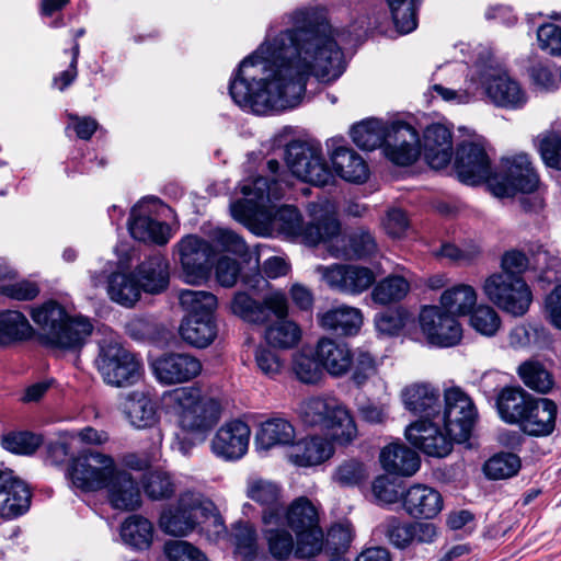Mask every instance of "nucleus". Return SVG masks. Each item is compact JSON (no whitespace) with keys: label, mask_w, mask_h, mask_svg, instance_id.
<instances>
[{"label":"nucleus","mask_w":561,"mask_h":561,"mask_svg":"<svg viewBox=\"0 0 561 561\" xmlns=\"http://www.w3.org/2000/svg\"><path fill=\"white\" fill-rule=\"evenodd\" d=\"M539 48L546 54L561 58V26L545 23L537 30Z\"/></svg>","instance_id":"0e129e2a"},{"label":"nucleus","mask_w":561,"mask_h":561,"mask_svg":"<svg viewBox=\"0 0 561 561\" xmlns=\"http://www.w3.org/2000/svg\"><path fill=\"white\" fill-rule=\"evenodd\" d=\"M210 503L205 504L199 493L186 491L181 493L176 505L164 508L160 515L159 526L165 534L185 536L199 523V517L209 511Z\"/></svg>","instance_id":"ddd939ff"},{"label":"nucleus","mask_w":561,"mask_h":561,"mask_svg":"<svg viewBox=\"0 0 561 561\" xmlns=\"http://www.w3.org/2000/svg\"><path fill=\"white\" fill-rule=\"evenodd\" d=\"M296 412L304 426L329 432L340 445H348L357 437V426L350 410L335 397L306 398Z\"/></svg>","instance_id":"39448f33"},{"label":"nucleus","mask_w":561,"mask_h":561,"mask_svg":"<svg viewBox=\"0 0 561 561\" xmlns=\"http://www.w3.org/2000/svg\"><path fill=\"white\" fill-rule=\"evenodd\" d=\"M557 412V404L552 400L535 397L518 426L529 436H548L554 431Z\"/></svg>","instance_id":"a878e982"},{"label":"nucleus","mask_w":561,"mask_h":561,"mask_svg":"<svg viewBox=\"0 0 561 561\" xmlns=\"http://www.w3.org/2000/svg\"><path fill=\"white\" fill-rule=\"evenodd\" d=\"M31 504V491L12 470H0V517L14 518Z\"/></svg>","instance_id":"5701e85b"},{"label":"nucleus","mask_w":561,"mask_h":561,"mask_svg":"<svg viewBox=\"0 0 561 561\" xmlns=\"http://www.w3.org/2000/svg\"><path fill=\"white\" fill-rule=\"evenodd\" d=\"M314 271L330 289L350 296L363 294L376 282L373 270L357 264L318 265Z\"/></svg>","instance_id":"4468645a"},{"label":"nucleus","mask_w":561,"mask_h":561,"mask_svg":"<svg viewBox=\"0 0 561 561\" xmlns=\"http://www.w3.org/2000/svg\"><path fill=\"white\" fill-rule=\"evenodd\" d=\"M180 260L184 278L190 284L205 279L210 271L213 247L196 236H186L179 243Z\"/></svg>","instance_id":"aec40b11"},{"label":"nucleus","mask_w":561,"mask_h":561,"mask_svg":"<svg viewBox=\"0 0 561 561\" xmlns=\"http://www.w3.org/2000/svg\"><path fill=\"white\" fill-rule=\"evenodd\" d=\"M286 163L293 175L316 186H324L334 180L319 144L293 140L286 146Z\"/></svg>","instance_id":"1a4fd4ad"},{"label":"nucleus","mask_w":561,"mask_h":561,"mask_svg":"<svg viewBox=\"0 0 561 561\" xmlns=\"http://www.w3.org/2000/svg\"><path fill=\"white\" fill-rule=\"evenodd\" d=\"M404 511L415 518H433L443 508V499L433 488L415 484L402 493Z\"/></svg>","instance_id":"c85d7f7f"},{"label":"nucleus","mask_w":561,"mask_h":561,"mask_svg":"<svg viewBox=\"0 0 561 561\" xmlns=\"http://www.w3.org/2000/svg\"><path fill=\"white\" fill-rule=\"evenodd\" d=\"M334 454L330 440L321 436H310L293 445L288 459L298 467H313L321 465Z\"/></svg>","instance_id":"473e14b6"},{"label":"nucleus","mask_w":561,"mask_h":561,"mask_svg":"<svg viewBox=\"0 0 561 561\" xmlns=\"http://www.w3.org/2000/svg\"><path fill=\"white\" fill-rule=\"evenodd\" d=\"M32 334L27 318L18 310L0 312V346L23 341Z\"/></svg>","instance_id":"49530a36"},{"label":"nucleus","mask_w":561,"mask_h":561,"mask_svg":"<svg viewBox=\"0 0 561 561\" xmlns=\"http://www.w3.org/2000/svg\"><path fill=\"white\" fill-rule=\"evenodd\" d=\"M517 375L526 387L539 393H548L554 386L553 375L537 359L523 362Z\"/></svg>","instance_id":"de8ad7c7"},{"label":"nucleus","mask_w":561,"mask_h":561,"mask_svg":"<svg viewBox=\"0 0 561 561\" xmlns=\"http://www.w3.org/2000/svg\"><path fill=\"white\" fill-rule=\"evenodd\" d=\"M180 305L186 316L211 318L217 308V298L205 290L183 289L179 293Z\"/></svg>","instance_id":"09e8293b"},{"label":"nucleus","mask_w":561,"mask_h":561,"mask_svg":"<svg viewBox=\"0 0 561 561\" xmlns=\"http://www.w3.org/2000/svg\"><path fill=\"white\" fill-rule=\"evenodd\" d=\"M288 183L274 178L256 176L241 185L244 198L232 204L236 218L255 220L287 237H302L310 245L323 242L339 231V220L329 203L311 205L312 220L306 226L298 209L294 206H277Z\"/></svg>","instance_id":"f03ea898"},{"label":"nucleus","mask_w":561,"mask_h":561,"mask_svg":"<svg viewBox=\"0 0 561 561\" xmlns=\"http://www.w3.org/2000/svg\"><path fill=\"white\" fill-rule=\"evenodd\" d=\"M410 290V283L403 276L389 275L380 280L371 291L376 304L389 305L403 299Z\"/></svg>","instance_id":"5fc2aeb1"},{"label":"nucleus","mask_w":561,"mask_h":561,"mask_svg":"<svg viewBox=\"0 0 561 561\" xmlns=\"http://www.w3.org/2000/svg\"><path fill=\"white\" fill-rule=\"evenodd\" d=\"M94 366L104 383L115 388L136 385L144 373L141 360L117 337H105L99 342Z\"/></svg>","instance_id":"0eeeda50"},{"label":"nucleus","mask_w":561,"mask_h":561,"mask_svg":"<svg viewBox=\"0 0 561 561\" xmlns=\"http://www.w3.org/2000/svg\"><path fill=\"white\" fill-rule=\"evenodd\" d=\"M217 333L218 329L214 317L194 318V316H186L180 325L182 340L197 348L210 345Z\"/></svg>","instance_id":"a19ab883"},{"label":"nucleus","mask_w":561,"mask_h":561,"mask_svg":"<svg viewBox=\"0 0 561 561\" xmlns=\"http://www.w3.org/2000/svg\"><path fill=\"white\" fill-rule=\"evenodd\" d=\"M472 82H478L484 93L497 106L517 108L526 103V95L519 83L492 58L476 64Z\"/></svg>","instance_id":"6e6552de"},{"label":"nucleus","mask_w":561,"mask_h":561,"mask_svg":"<svg viewBox=\"0 0 561 561\" xmlns=\"http://www.w3.org/2000/svg\"><path fill=\"white\" fill-rule=\"evenodd\" d=\"M104 489L111 506L119 511H136L141 506V494L138 482L126 470L114 469Z\"/></svg>","instance_id":"b1692460"},{"label":"nucleus","mask_w":561,"mask_h":561,"mask_svg":"<svg viewBox=\"0 0 561 561\" xmlns=\"http://www.w3.org/2000/svg\"><path fill=\"white\" fill-rule=\"evenodd\" d=\"M68 318L69 316L65 308L54 300L46 301L32 311V319L41 328L46 343L50 340V333L58 331L59 327Z\"/></svg>","instance_id":"3c124183"},{"label":"nucleus","mask_w":561,"mask_h":561,"mask_svg":"<svg viewBox=\"0 0 561 561\" xmlns=\"http://www.w3.org/2000/svg\"><path fill=\"white\" fill-rule=\"evenodd\" d=\"M250 436L251 428L245 422L228 421L217 430L211 438V451L224 460H238L247 454Z\"/></svg>","instance_id":"412c9836"},{"label":"nucleus","mask_w":561,"mask_h":561,"mask_svg":"<svg viewBox=\"0 0 561 561\" xmlns=\"http://www.w3.org/2000/svg\"><path fill=\"white\" fill-rule=\"evenodd\" d=\"M424 157L432 169L447 167L453 157V133L439 123L426 127L423 135Z\"/></svg>","instance_id":"393cba45"},{"label":"nucleus","mask_w":561,"mask_h":561,"mask_svg":"<svg viewBox=\"0 0 561 561\" xmlns=\"http://www.w3.org/2000/svg\"><path fill=\"white\" fill-rule=\"evenodd\" d=\"M332 164L343 180L353 183H363L368 179V167L365 160L353 149L336 148L331 156Z\"/></svg>","instance_id":"ea45409f"},{"label":"nucleus","mask_w":561,"mask_h":561,"mask_svg":"<svg viewBox=\"0 0 561 561\" xmlns=\"http://www.w3.org/2000/svg\"><path fill=\"white\" fill-rule=\"evenodd\" d=\"M107 295L112 301L131 308L140 299L141 288L133 274L113 273L107 278Z\"/></svg>","instance_id":"79ce46f5"},{"label":"nucleus","mask_w":561,"mask_h":561,"mask_svg":"<svg viewBox=\"0 0 561 561\" xmlns=\"http://www.w3.org/2000/svg\"><path fill=\"white\" fill-rule=\"evenodd\" d=\"M476 416V407L467 393L460 388L446 390L442 420L456 442L463 443L470 437Z\"/></svg>","instance_id":"2eb2a0df"},{"label":"nucleus","mask_w":561,"mask_h":561,"mask_svg":"<svg viewBox=\"0 0 561 561\" xmlns=\"http://www.w3.org/2000/svg\"><path fill=\"white\" fill-rule=\"evenodd\" d=\"M407 410L420 420L439 419L440 393L430 383H413L405 387L401 393Z\"/></svg>","instance_id":"bb28decb"},{"label":"nucleus","mask_w":561,"mask_h":561,"mask_svg":"<svg viewBox=\"0 0 561 561\" xmlns=\"http://www.w3.org/2000/svg\"><path fill=\"white\" fill-rule=\"evenodd\" d=\"M290 27L266 39L242 60L229 85L240 107L265 115L298 105L311 75L323 82L342 76L346 64L331 25L313 9L290 13Z\"/></svg>","instance_id":"f257e3e1"},{"label":"nucleus","mask_w":561,"mask_h":561,"mask_svg":"<svg viewBox=\"0 0 561 561\" xmlns=\"http://www.w3.org/2000/svg\"><path fill=\"white\" fill-rule=\"evenodd\" d=\"M42 444V437L30 432H11L2 437L4 449L16 455H32Z\"/></svg>","instance_id":"bf43d9fd"},{"label":"nucleus","mask_w":561,"mask_h":561,"mask_svg":"<svg viewBox=\"0 0 561 561\" xmlns=\"http://www.w3.org/2000/svg\"><path fill=\"white\" fill-rule=\"evenodd\" d=\"M321 364L318 358L306 355L297 354L294 357L293 370L297 378L305 383H316L322 376Z\"/></svg>","instance_id":"69168bd1"},{"label":"nucleus","mask_w":561,"mask_h":561,"mask_svg":"<svg viewBox=\"0 0 561 561\" xmlns=\"http://www.w3.org/2000/svg\"><path fill=\"white\" fill-rule=\"evenodd\" d=\"M296 437L293 424L283 417H273L260 425L255 435V444L261 449L293 444Z\"/></svg>","instance_id":"58836bf2"},{"label":"nucleus","mask_w":561,"mask_h":561,"mask_svg":"<svg viewBox=\"0 0 561 561\" xmlns=\"http://www.w3.org/2000/svg\"><path fill=\"white\" fill-rule=\"evenodd\" d=\"M136 274L141 290L148 294H160L169 285V264L160 254H153L138 265Z\"/></svg>","instance_id":"e433bc0d"},{"label":"nucleus","mask_w":561,"mask_h":561,"mask_svg":"<svg viewBox=\"0 0 561 561\" xmlns=\"http://www.w3.org/2000/svg\"><path fill=\"white\" fill-rule=\"evenodd\" d=\"M382 468L400 476L410 477L420 468L419 455L403 444H389L380 453Z\"/></svg>","instance_id":"4c0bfd02"},{"label":"nucleus","mask_w":561,"mask_h":561,"mask_svg":"<svg viewBox=\"0 0 561 561\" xmlns=\"http://www.w3.org/2000/svg\"><path fill=\"white\" fill-rule=\"evenodd\" d=\"M520 460L512 453H500L491 457L484 465V472L490 479H507L518 472Z\"/></svg>","instance_id":"13d9d810"},{"label":"nucleus","mask_w":561,"mask_h":561,"mask_svg":"<svg viewBox=\"0 0 561 561\" xmlns=\"http://www.w3.org/2000/svg\"><path fill=\"white\" fill-rule=\"evenodd\" d=\"M318 512L307 497L296 499L288 507L285 506V525L295 533L318 525Z\"/></svg>","instance_id":"603ef678"},{"label":"nucleus","mask_w":561,"mask_h":561,"mask_svg":"<svg viewBox=\"0 0 561 561\" xmlns=\"http://www.w3.org/2000/svg\"><path fill=\"white\" fill-rule=\"evenodd\" d=\"M539 175L528 154L517 153L502 160V172L489 185L497 197H512L517 193H533L539 186Z\"/></svg>","instance_id":"9b49d317"},{"label":"nucleus","mask_w":561,"mask_h":561,"mask_svg":"<svg viewBox=\"0 0 561 561\" xmlns=\"http://www.w3.org/2000/svg\"><path fill=\"white\" fill-rule=\"evenodd\" d=\"M247 496L263 507L262 516L271 513L274 517L285 515V504L280 486L263 478H250L247 481Z\"/></svg>","instance_id":"2f4dec72"},{"label":"nucleus","mask_w":561,"mask_h":561,"mask_svg":"<svg viewBox=\"0 0 561 561\" xmlns=\"http://www.w3.org/2000/svg\"><path fill=\"white\" fill-rule=\"evenodd\" d=\"M93 327L89 319L83 317H69L59 327L58 331L50 333L48 345L62 350L81 348L91 335Z\"/></svg>","instance_id":"f704fd0d"},{"label":"nucleus","mask_w":561,"mask_h":561,"mask_svg":"<svg viewBox=\"0 0 561 561\" xmlns=\"http://www.w3.org/2000/svg\"><path fill=\"white\" fill-rule=\"evenodd\" d=\"M367 477L365 466L356 460L348 459L340 463L334 473L333 480L342 486H354L364 481Z\"/></svg>","instance_id":"680f3d73"},{"label":"nucleus","mask_w":561,"mask_h":561,"mask_svg":"<svg viewBox=\"0 0 561 561\" xmlns=\"http://www.w3.org/2000/svg\"><path fill=\"white\" fill-rule=\"evenodd\" d=\"M145 494L151 501H163L171 499L176 485L172 476L163 470H152L147 472L141 480Z\"/></svg>","instance_id":"864d4df0"},{"label":"nucleus","mask_w":561,"mask_h":561,"mask_svg":"<svg viewBox=\"0 0 561 561\" xmlns=\"http://www.w3.org/2000/svg\"><path fill=\"white\" fill-rule=\"evenodd\" d=\"M236 551L242 561H273L257 543V533L254 525L240 523L234 528Z\"/></svg>","instance_id":"a18cd8bd"},{"label":"nucleus","mask_w":561,"mask_h":561,"mask_svg":"<svg viewBox=\"0 0 561 561\" xmlns=\"http://www.w3.org/2000/svg\"><path fill=\"white\" fill-rule=\"evenodd\" d=\"M297 542L295 557L299 559L310 558L319 554L323 548V531L319 525L306 530L296 531Z\"/></svg>","instance_id":"052dcab7"},{"label":"nucleus","mask_w":561,"mask_h":561,"mask_svg":"<svg viewBox=\"0 0 561 561\" xmlns=\"http://www.w3.org/2000/svg\"><path fill=\"white\" fill-rule=\"evenodd\" d=\"M351 137L364 150H374L386 145L387 157L398 165H410L420 156V137L409 124L398 123L387 129L378 119H368L353 126Z\"/></svg>","instance_id":"20e7f679"},{"label":"nucleus","mask_w":561,"mask_h":561,"mask_svg":"<svg viewBox=\"0 0 561 561\" xmlns=\"http://www.w3.org/2000/svg\"><path fill=\"white\" fill-rule=\"evenodd\" d=\"M115 468L112 456L89 449L70 460L68 477L77 489L96 492L104 489Z\"/></svg>","instance_id":"f8f14e48"},{"label":"nucleus","mask_w":561,"mask_h":561,"mask_svg":"<svg viewBox=\"0 0 561 561\" xmlns=\"http://www.w3.org/2000/svg\"><path fill=\"white\" fill-rule=\"evenodd\" d=\"M483 293L497 308L514 317H523L533 301V294L522 276L494 273L483 284Z\"/></svg>","instance_id":"9d476101"},{"label":"nucleus","mask_w":561,"mask_h":561,"mask_svg":"<svg viewBox=\"0 0 561 561\" xmlns=\"http://www.w3.org/2000/svg\"><path fill=\"white\" fill-rule=\"evenodd\" d=\"M534 398L519 386L503 388L496 398L500 417L508 424L519 425Z\"/></svg>","instance_id":"c9c22d12"},{"label":"nucleus","mask_w":561,"mask_h":561,"mask_svg":"<svg viewBox=\"0 0 561 561\" xmlns=\"http://www.w3.org/2000/svg\"><path fill=\"white\" fill-rule=\"evenodd\" d=\"M262 534L273 559L287 560L294 553L296 543L293 535L285 528V515L274 517L271 513L262 516Z\"/></svg>","instance_id":"c756f323"},{"label":"nucleus","mask_w":561,"mask_h":561,"mask_svg":"<svg viewBox=\"0 0 561 561\" xmlns=\"http://www.w3.org/2000/svg\"><path fill=\"white\" fill-rule=\"evenodd\" d=\"M165 553L170 561H207L198 549L183 540L167 542Z\"/></svg>","instance_id":"774afa93"},{"label":"nucleus","mask_w":561,"mask_h":561,"mask_svg":"<svg viewBox=\"0 0 561 561\" xmlns=\"http://www.w3.org/2000/svg\"><path fill=\"white\" fill-rule=\"evenodd\" d=\"M231 309L234 314L251 323H264L271 314L277 317V321L265 329L266 343L279 350L295 347L301 340L299 325L288 320L287 298L282 291H274L265 296L263 301H256L247 293H237L233 297Z\"/></svg>","instance_id":"7ed1b4c3"},{"label":"nucleus","mask_w":561,"mask_h":561,"mask_svg":"<svg viewBox=\"0 0 561 561\" xmlns=\"http://www.w3.org/2000/svg\"><path fill=\"white\" fill-rule=\"evenodd\" d=\"M379 529L388 542L398 549H405L412 545L411 523L388 516L379 525Z\"/></svg>","instance_id":"4d7b16f0"},{"label":"nucleus","mask_w":561,"mask_h":561,"mask_svg":"<svg viewBox=\"0 0 561 561\" xmlns=\"http://www.w3.org/2000/svg\"><path fill=\"white\" fill-rule=\"evenodd\" d=\"M405 438L411 445L431 457L443 458L449 455L456 439L444 427H439L434 419L417 420L405 428Z\"/></svg>","instance_id":"f3484780"},{"label":"nucleus","mask_w":561,"mask_h":561,"mask_svg":"<svg viewBox=\"0 0 561 561\" xmlns=\"http://www.w3.org/2000/svg\"><path fill=\"white\" fill-rule=\"evenodd\" d=\"M121 536L127 545L136 549H147L152 542L153 526L147 518L133 515L122 524Z\"/></svg>","instance_id":"8fccbe9b"},{"label":"nucleus","mask_w":561,"mask_h":561,"mask_svg":"<svg viewBox=\"0 0 561 561\" xmlns=\"http://www.w3.org/2000/svg\"><path fill=\"white\" fill-rule=\"evenodd\" d=\"M323 242L328 244L330 254L336 259H364L378 251L375 237L364 228H357L347 236H341L337 231L332 237L324 238Z\"/></svg>","instance_id":"4be33fe9"},{"label":"nucleus","mask_w":561,"mask_h":561,"mask_svg":"<svg viewBox=\"0 0 561 561\" xmlns=\"http://www.w3.org/2000/svg\"><path fill=\"white\" fill-rule=\"evenodd\" d=\"M169 400L176 424L185 434L203 437L220 419V401L204 394L197 386L176 388L169 393Z\"/></svg>","instance_id":"423d86ee"},{"label":"nucleus","mask_w":561,"mask_h":561,"mask_svg":"<svg viewBox=\"0 0 561 561\" xmlns=\"http://www.w3.org/2000/svg\"><path fill=\"white\" fill-rule=\"evenodd\" d=\"M153 375L164 386L184 383L196 378L203 369L202 362L188 353H167L152 363Z\"/></svg>","instance_id":"6ab92c4d"},{"label":"nucleus","mask_w":561,"mask_h":561,"mask_svg":"<svg viewBox=\"0 0 561 561\" xmlns=\"http://www.w3.org/2000/svg\"><path fill=\"white\" fill-rule=\"evenodd\" d=\"M254 360L257 369L268 378L278 376L284 367L282 358L264 345H259L255 348Z\"/></svg>","instance_id":"338daca9"},{"label":"nucleus","mask_w":561,"mask_h":561,"mask_svg":"<svg viewBox=\"0 0 561 561\" xmlns=\"http://www.w3.org/2000/svg\"><path fill=\"white\" fill-rule=\"evenodd\" d=\"M396 28L408 34L417 26V7L421 0H386Z\"/></svg>","instance_id":"6e6d98bb"},{"label":"nucleus","mask_w":561,"mask_h":561,"mask_svg":"<svg viewBox=\"0 0 561 561\" xmlns=\"http://www.w3.org/2000/svg\"><path fill=\"white\" fill-rule=\"evenodd\" d=\"M439 302L440 308L455 318L467 316L477 305V293L468 284H457L443 291Z\"/></svg>","instance_id":"37998d69"},{"label":"nucleus","mask_w":561,"mask_h":561,"mask_svg":"<svg viewBox=\"0 0 561 561\" xmlns=\"http://www.w3.org/2000/svg\"><path fill=\"white\" fill-rule=\"evenodd\" d=\"M470 324L477 332L492 336L500 329L501 319L493 308L480 306L472 312Z\"/></svg>","instance_id":"e2e57ef3"},{"label":"nucleus","mask_w":561,"mask_h":561,"mask_svg":"<svg viewBox=\"0 0 561 561\" xmlns=\"http://www.w3.org/2000/svg\"><path fill=\"white\" fill-rule=\"evenodd\" d=\"M319 325L339 335H355L363 324L360 309L340 305L317 314Z\"/></svg>","instance_id":"7c9ffc66"},{"label":"nucleus","mask_w":561,"mask_h":561,"mask_svg":"<svg viewBox=\"0 0 561 561\" xmlns=\"http://www.w3.org/2000/svg\"><path fill=\"white\" fill-rule=\"evenodd\" d=\"M455 169L458 179L470 185L491 180L493 173L484 146L477 141L463 142L457 148Z\"/></svg>","instance_id":"a211bd4d"},{"label":"nucleus","mask_w":561,"mask_h":561,"mask_svg":"<svg viewBox=\"0 0 561 561\" xmlns=\"http://www.w3.org/2000/svg\"><path fill=\"white\" fill-rule=\"evenodd\" d=\"M420 327L432 345L449 347L456 345L462 335L457 319L439 306H425L420 312Z\"/></svg>","instance_id":"dca6fc26"},{"label":"nucleus","mask_w":561,"mask_h":561,"mask_svg":"<svg viewBox=\"0 0 561 561\" xmlns=\"http://www.w3.org/2000/svg\"><path fill=\"white\" fill-rule=\"evenodd\" d=\"M128 229L134 239L142 242H153L163 245L170 239V228L168 225L157 221L149 216H136L135 211L131 213Z\"/></svg>","instance_id":"c03bdc74"},{"label":"nucleus","mask_w":561,"mask_h":561,"mask_svg":"<svg viewBox=\"0 0 561 561\" xmlns=\"http://www.w3.org/2000/svg\"><path fill=\"white\" fill-rule=\"evenodd\" d=\"M121 409L129 424L137 430L150 428L159 421L157 404L145 391L127 393Z\"/></svg>","instance_id":"cd10ccee"},{"label":"nucleus","mask_w":561,"mask_h":561,"mask_svg":"<svg viewBox=\"0 0 561 561\" xmlns=\"http://www.w3.org/2000/svg\"><path fill=\"white\" fill-rule=\"evenodd\" d=\"M316 355L321 366L334 377L344 376L353 365V353L348 346L332 339H321Z\"/></svg>","instance_id":"72a5a7b5"}]
</instances>
